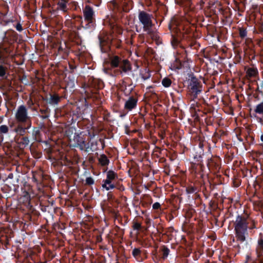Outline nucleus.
Returning <instances> with one entry per match:
<instances>
[{"instance_id": "f257e3e1", "label": "nucleus", "mask_w": 263, "mask_h": 263, "mask_svg": "<svg viewBox=\"0 0 263 263\" xmlns=\"http://www.w3.org/2000/svg\"><path fill=\"white\" fill-rule=\"evenodd\" d=\"M109 61L111 68H119L114 69V73L110 74V76H123L132 70V66L129 60L124 58L121 55H110L109 56Z\"/></svg>"}, {"instance_id": "f03ea898", "label": "nucleus", "mask_w": 263, "mask_h": 263, "mask_svg": "<svg viewBox=\"0 0 263 263\" xmlns=\"http://www.w3.org/2000/svg\"><path fill=\"white\" fill-rule=\"evenodd\" d=\"M249 216L238 215L234 222V227L236 240L240 242L245 241L248 237Z\"/></svg>"}, {"instance_id": "7ed1b4c3", "label": "nucleus", "mask_w": 263, "mask_h": 263, "mask_svg": "<svg viewBox=\"0 0 263 263\" xmlns=\"http://www.w3.org/2000/svg\"><path fill=\"white\" fill-rule=\"evenodd\" d=\"M187 81V92L191 100L194 101L203 91V85L200 81L193 74H190Z\"/></svg>"}, {"instance_id": "20e7f679", "label": "nucleus", "mask_w": 263, "mask_h": 263, "mask_svg": "<svg viewBox=\"0 0 263 263\" xmlns=\"http://www.w3.org/2000/svg\"><path fill=\"white\" fill-rule=\"evenodd\" d=\"M84 21L86 22L84 29L93 30L96 27L95 12L93 7L86 5L83 9Z\"/></svg>"}, {"instance_id": "39448f33", "label": "nucleus", "mask_w": 263, "mask_h": 263, "mask_svg": "<svg viewBox=\"0 0 263 263\" xmlns=\"http://www.w3.org/2000/svg\"><path fill=\"white\" fill-rule=\"evenodd\" d=\"M87 133L82 132L80 133H75L73 137V147L80 149L81 151H84L85 152H89V142L86 140Z\"/></svg>"}, {"instance_id": "423d86ee", "label": "nucleus", "mask_w": 263, "mask_h": 263, "mask_svg": "<svg viewBox=\"0 0 263 263\" xmlns=\"http://www.w3.org/2000/svg\"><path fill=\"white\" fill-rule=\"evenodd\" d=\"M153 16L145 11H139L138 19L140 23L143 25V29L144 32L150 31L153 28L154 24L152 21Z\"/></svg>"}, {"instance_id": "0eeeda50", "label": "nucleus", "mask_w": 263, "mask_h": 263, "mask_svg": "<svg viewBox=\"0 0 263 263\" xmlns=\"http://www.w3.org/2000/svg\"><path fill=\"white\" fill-rule=\"evenodd\" d=\"M192 173L194 174L195 177L197 179H201V181L200 182L201 187L204 188L206 190L205 187H204L205 182L204 181L206 172L203 163H192Z\"/></svg>"}, {"instance_id": "6e6552de", "label": "nucleus", "mask_w": 263, "mask_h": 263, "mask_svg": "<svg viewBox=\"0 0 263 263\" xmlns=\"http://www.w3.org/2000/svg\"><path fill=\"white\" fill-rule=\"evenodd\" d=\"M15 118L17 122L21 124L28 123L31 122L30 117L28 115V111L24 105L18 107L15 114Z\"/></svg>"}, {"instance_id": "1a4fd4ad", "label": "nucleus", "mask_w": 263, "mask_h": 263, "mask_svg": "<svg viewBox=\"0 0 263 263\" xmlns=\"http://www.w3.org/2000/svg\"><path fill=\"white\" fill-rule=\"evenodd\" d=\"M221 162L220 158L217 156H212L208 158L206 165L209 171L214 174L219 172L221 168Z\"/></svg>"}, {"instance_id": "9d476101", "label": "nucleus", "mask_w": 263, "mask_h": 263, "mask_svg": "<svg viewBox=\"0 0 263 263\" xmlns=\"http://www.w3.org/2000/svg\"><path fill=\"white\" fill-rule=\"evenodd\" d=\"M257 260L256 263H263V233H260L256 248Z\"/></svg>"}, {"instance_id": "9b49d317", "label": "nucleus", "mask_w": 263, "mask_h": 263, "mask_svg": "<svg viewBox=\"0 0 263 263\" xmlns=\"http://www.w3.org/2000/svg\"><path fill=\"white\" fill-rule=\"evenodd\" d=\"M171 252L170 249L165 245H162L160 246L159 250V254L157 255V250L156 249L155 252L153 253L154 255L156 256V257H158L160 260H165L168 257Z\"/></svg>"}, {"instance_id": "f8f14e48", "label": "nucleus", "mask_w": 263, "mask_h": 263, "mask_svg": "<svg viewBox=\"0 0 263 263\" xmlns=\"http://www.w3.org/2000/svg\"><path fill=\"white\" fill-rule=\"evenodd\" d=\"M99 46L101 51L103 53L107 52L109 49V42L106 35L100 34L98 35Z\"/></svg>"}, {"instance_id": "ddd939ff", "label": "nucleus", "mask_w": 263, "mask_h": 263, "mask_svg": "<svg viewBox=\"0 0 263 263\" xmlns=\"http://www.w3.org/2000/svg\"><path fill=\"white\" fill-rule=\"evenodd\" d=\"M180 38H181V32H180L179 34L175 35L174 34H171V43L173 47V48H177L179 45L180 46V47L182 49L185 54L186 56L187 55V52H188V50L185 49L184 47L182 46V45H180Z\"/></svg>"}, {"instance_id": "4468645a", "label": "nucleus", "mask_w": 263, "mask_h": 263, "mask_svg": "<svg viewBox=\"0 0 263 263\" xmlns=\"http://www.w3.org/2000/svg\"><path fill=\"white\" fill-rule=\"evenodd\" d=\"M88 82L89 86L95 89H101L104 87L103 81L93 77H90Z\"/></svg>"}, {"instance_id": "2eb2a0df", "label": "nucleus", "mask_w": 263, "mask_h": 263, "mask_svg": "<svg viewBox=\"0 0 263 263\" xmlns=\"http://www.w3.org/2000/svg\"><path fill=\"white\" fill-rule=\"evenodd\" d=\"M138 98L136 96H130L124 104V108L128 110H132L137 106Z\"/></svg>"}, {"instance_id": "dca6fc26", "label": "nucleus", "mask_w": 263, "mask_h": 263, "mask_svg": "<svg viewBox=\"0 0 263 263\" xmlns=\"http://www.w3.org/2000/svg\"><path fill=\"white\" fill-rule=\"evenodd\" d=\"M26 126H23V124L19 123L18 125L15 127L14 130L17 135L23 136L26 133V131L29 129L31 126V122H29L28 123H25Z\"/></svg>"}, {"instance_id": "f3484780", "label": "nucleus", "mask_w": 263, "mask_h": 263, "mask_svg": "<svg viewBox=\"0 0 263 263\" xmlns=\"http://www.w3.org/2000/svg\"><path fill=\"white\" fill-rule=\"evenodd\" d=\"M43 100H46L49 104L55 106L57 105L60 101L61 97L57 93L50 94L49 98H43Z\"/></svg>"}, {"instance_id": "a211bd4d", "label": "nucleus", "mask_w": 263, "mask_h": 263, "mask_svg": "<svg viewBox=\"0 0 263 263\" xmlns=\"http://www.w3.org/2000/svg\"><path fill=\"white\" fill-rule=\"evenodd\" d=\"M102 187L106 191H109L116 188L117 184L106 178L102 180Z\"/></svg>"}, {"instance_id": "6ab92c4d", "label": "nucleus", "mask_w": 263, "mask_h": 263, "mask_svg": "<svg viewBox=\"0 0 263 263\" xmlns=\"http://www.w3.org/2000/svg\"><path fill=\"white\" fill-rule=\"evenodd\" d=\"M147 34H148L152 39L155 41L157 45H159L162 43V39L160 37L158 33L155 31L153 28L150 30V31H147Z\"/></svg>"}, {"instance_id": "aec40b11", "label": "nucleus", "mask_w": 263, "mask_h": 263, "mask_svg": "<svg viewBox=\"0 0 263 263\" xmlns=\"http://www.w3.org/2000/svg\"><path fill=\"white\" fill-rule=\"evenodd\" d=\"M40 112L42 114L41 118L43 119H48L50 116V109L46 105H45L40 109Z\"/></svg>"}, {"instance_id": "412c9836", "label": "nucleus", "mask_w": 263, "mask_h": 263, "mask_svg": "<svg viewBox=\"0 0 263 263\" xmlns=\"http://www.w3.org/2000/svg\"><path fill=\"white\" fill-rule=\"evenodd\" d=\"M199 147L200 151L199 154H197L194 155V159L196 163H203L202 160V155H203V150L202 149L203 145L200 143L199 144Z\"/></svg>"}, {"instance_id": "4be33fe9", "label": "nucleus", "mask_w": 263, "mask_h": 263, "mask_svg": "<svg viewBox=\"0 0 263 263\" xmlns=\"http://www.w3.org/2000/svg\"><path fill=\"white\" fill-rule=\"evenodd\" d=\"M106 178L112 182H115L116 179H118V175L116 173L112 170H109L106 172Z\"/></svg>"}, {"instance_id": "5701e85b", "label": "nucleus", "mask_w": 263, "mask_h": 263, "mask_svg": "<svg viewBox=\"0 0 263 263\" xmlns=\"http://www.w3.org/2000/svg\"><path fill=\"white\" fill-rule=\"evenodd\" d=\"M98 160L100 164L103 166L108 165L109 163V160L105 154L101 155Z\"/></svg>"}, {"instance_id": "b1692460", "label": "nucleus", "mask_w": 263, "mask_h": 263, "mask_svg": "<svg viewBox=\"0 0 263 263\" xmlns=\"http://www.w3.org/2000/svg\"><path fill=\"white\" fill-rule=\"evenodd\" d=\"M18 140V143L20 145V146H22L23 147L27 146L30 143L29 138L27 136L23 137Z\"/></svg>"}, {"instance_id": "393cba45", "label": "nucleus", "mask_w": 263, "mask_h": 263, "mask_svg": "<svg viewBox=\"0 0 263 263\" xmlns=\"http://www.w3.org/2000/svg\"><path fill=\"white\" fill-rule=\"evenodd\" d=\"M7 34L13 41L16 42L18 39V34L13 30L9 29L5 34Z\"/></svg>"}, {"instance_id": "a878e982", "label": "nucleus", "mask_w": 263, "mask_h": 263, "mask_svg": "<svg viewBox=\"0 0 263 263\" xmlns=\"http://www.w3.org/2000/svg\"><path fill=\"white\" fill-rule=\"evenodd\" d=\"M113 6H114V9L115 11H117L119 12H127L129 10V9L127 8L126 7L122 6H119L116 3H114Z\"/></svg>"}, {"instance_id": "bb28decb", "label": "nucleus", "mask_w": 263, "mask_h": 263, "mask_svg": "<svg viewBox=\"0 0 263 263\" xmlns=\"http://www.w3.org/2000/svg\"><path fill=\"white\" fill-rule=\"evenodd\" d=\"M132 255L137 260L141 259V250L140 248H134L132 251Z\"/></svg>"}, {"instance_id": "cd10ccee", "label": "nucleus", "mask_w": 263, "mask_h": 263, "mask_svg": "<svg viewBox=\"0 0 263 263\" xmlns=\"http://www.w3.org/2000/svg\"><path fill=\"white\" fill-rule=\"evenodd\" d=\"M77 67V66L75 64L74 62L71 61L68 62V69H67L66 70L70 73H73L76 70Z\"/></svg>"}, {"instance_id": "c85d7f7f", "label": "nucleus", "mask_w": 263, "mask_h": 263, "mask_svg": "<svg viewBox=\"0 0 263 263\" xmlns=\"http://www.w3.org/2000/svg\"><path fill=\"white\" fill-rule=\"evenodd\" d=\"M254 111L255 114L262 115L263 116V101L256 106Z\"/></svg>"}, {"instance_id": "c756f323", "label": "nucleus", "mask_w": 263, "mask_h": 263, "mask_svg": "<svg viewBox=\"0 0 263 263\" xmlns=\"http://www.w3.org/2000/svg\"><path fill=\"white\" fill-rule=\"evenodd\" d=\"M73 19L74 20V21L75 22H79V23H80V26H79V27H77V29L78 30L80 29L81 28H84V23L83 22V18H82V16H80V15H75L73 17Z\"/></svg>"}, {"instance_id": "7c9ffc66", "label": "nucleus", "mask_w": 263, "mask_h": 263, "mask_svg": "<svg viewBox=\"0 0 263 263\" xmlns=\"http://www.w3.org/2000/svg\"><path fill=\"white\" fill-rule=\"evenodd\" d=\"M98 142L99 141H92L89 144V151L95 152L99 149L98 148Z\"/></svg>"}, {"instance_id": "2f4dec72", "label": "nucleus", "mask_w": 263, "mask_h": 263, "mask_svg": "<svg viewBox=\"0 0 263 263\" xmlns=\"http://www.w3.org/2000/svg\"><path fill=\"white\" fill-rule=\"evenodd\" d=\"M172 83V80L168 77H165L161 81V84L164 87H169Z\"/></svg>"}, {"instance_id": "473e14b6", "label": "nucleus", "mask_w": 263, "mask_h": 263, "mask_svg": "<svg viewBox=\"0 0 263 263\" xmlns=\"http://www.w3.org/2000/svg\"><path fill=\"white\" fill-rule=\"evenodd\" d=\"M66 3L67 2L65 0H62L61 2H59L58 4L60 9L64 12H66L67 10Z\"/></svg>"}, {"instance_id": "72a5a7b5", "label": "nucleus", "mask_w": 263, "mask_h": 263, "mask_svg": "<svg viewBox=\"0 0 263 263\" xmlns=\"http://www.w3.org/2000/svg\"><path fill=\"white\" fill-rule=\"evenodd\" d=\"M247 75L250 77H253L257 73V70L254 68H249L247 71Z\"/></svg>"}, {"instance_id": "f704fd0d", "label": "nucleus", "mask_w": 263, "mask_h": 263, "mask_svg": "<svg viewBox=\"0 0 263 263\" xmlns=\"http://www.w3.org/2000/svg\"><path fill=\"white\" fill-rule=\"evenodd\" d=\"M185 191L187 194H193L196 193L197 191H198V189L196 186L193 185H189L186 187Z\"/></svg>"}, {"instance_id": "c9c22d12", "label": "nucleus", "mask_w": 263, "mask_h": 263, "mask_svg": "<svg viewBox=\"0 0 263 263\" xmlns=\"http://www.w3.org/2000/svg\"><path fill=\"white\" fill-rule=\"evenodd\" d=\"M111 44L117 48H120L122 47V41L119 39H114L111 41Z\"/></svg>"}, {"instance_id": "e433bc0d", "label": "nucleus", "mask_w": 263, "mask_h": 263, "mask_svg": "<svg viewBox=\"0 0 263 263\" xmlns=\"http://www.w3.org/2000/svg\"><path fill=\"white\" fill-rule=\"evenodd\" d=\"M239 35L241 39L245 38L247 35V31L246 28L241 27L239 28Z\"/></svg>"}, {"instance_id": "4c0bfd02", "label": "nucleus", "mask_w": 263, "mask_h": 263, "mask_svg": "<svg viewBox=\"0 0 263 263\" xmlns=\"http://www.w3.org/2000/svg\"><path fill=\"white\" fill-rule=\"evenodd\" d=\"M142 228L141 224L137 222V220H134L133 221V229L134 230H137L138 231L141 230Z\"/></svg>"}, {"instance_id": "58836bf2", "label": "nucleus", "mask_w": 263, "mask_h": 263, "mask_svg": "<svg viewBox=\"0 0 263 263\" xmlns=\"http://www.w3.org/2000/svg\"><path fill=\"white\" fill-rule=\"evenodd\" d=\"M249 221H251V223L250 226L248 225V229H249L250 230L256 229V224L257 223V222L255 221L254 220L252 219L249 217Z\"/></svg>"}, {"instance_id": "ea45409f", "label": "nucleus", "mask_w": 263, "mask_h": 263, "mask_svg": "<svg viewBox=\"0 0 263 263\" xmlns=\"http://www.w3.org/2000/svg\"><path fill=\"white\" fill-rule=\"evenodd\" d=\"M9 128L6 125H2L0 126V134H6L8 133Z\"/></svg>"}, {"instance_id": "a19ab883", "label": "nucleus", "mask_w": 263, "mask_h": 263, "mask_svg": "<svg viewBox=\"0 0 263 263\" xmlns=\"http://www.w3.org/2000/svg\"><path fill=\"white\" fill-rule=\"evenodd\" d=\"M95 183V181L91 177H88L86 178L85 184L86 185H91Z\"/></svg>"}, {"instance_id": "79ce46f5", "label": "nucleus", "mask_w": 263, "mask_h": 263, "mask_svg": "<svg viewBox=\"0 0 263 263\" xmlns=\"http://www.w3.org/2000/svg\"><path fill=\"white\" fill-rule=\"evenodd\" d=\"M30 191H24V198L26 199V200L25 201H26V202H29L30 201V199H31V197H30Z\"/></svg>"}, {"instance_id": "37998d69", "label": "nucleus", "mask_w": 263, "mask_h": 263, "mask_svg": "<svg viewBox=\"0 0 263 263\" xmlns=\"http://www.w3.org/2000/svg\"><path fill=\"white\" fill-rule=\"evenodd\" d=\"M6 73V68L3 65H0V77H4Z\"/></svg>"}, {"instance_id": "c03bdc74", "label": "nucleus", "mask_w": 263, "mask_h": 263, "mask_svg": "<svg viewBox=\"0 0 263 263\" xmlns=\"http://www.w3.org/2000/svg\"><path fill=\"white\" fill-rule=\"evenodd\" d=\"M15 28L18 32H22L23 30L22 25L20 23V22H17L16 25H13Z\"/></svg>"}, {"instance_id": "a18cd8bd", "label": "nucleus", "mask_w": 263, "mask_h": 263, "mask_svg": "<svg viewBox=\"0 0 263 263\" xmlns=\"http://www.w3.org/2000/svg\"><path fill=\"white\" fill-rule=\"evenodd\" d=\"M40 133V131L39 129H37L36 127H34L32 132V135L36 138V136Z\"/></svg>"}, {"instance_id": "49530a36", "label": "nucleus", "mask_w": 263, "mask_h": 263, "mask_svg": "<svg viewBox=\"0 0 263 263\" xmlns=\"http://www.w3.org/2000/svg\"><path fill=\"white\" fill-rule=\"evenodd\" d=\"M164 228L162 226H160L159 227H158L157 228V233H159V234H162L163 235H166V234L165 233H163V232H164Z\"/></svg>"}, {"instance_id": "de8ad7c7", "label": "nucleus", "mask_w": 263, "mask_h": 263, "mask_svg": "<svg viewBox=\"0 0 263 263\" xmlns=\"http://www.w3.org/2000/svg\"><path fill=\"white\" fill-rule=\"evenodd\" d=\"M65 24L68 27L72 29L73 23L71 20H66L65 22Z\"/></svg>"}, {"instance_id": "09e8293b", "label": "nucleus", "mask_w": 263, "mask_h": 263, "mask_svg": "<svg viewBox=\"0 0 263 263\" xmlns=\"http://www.w3.org/2000/svg\"><path fill=\"white\" fill-rule=\"evenodd\" d=\"M112 68H104V72L109 76L110 74L114 73V70H112Z\"/></svg>"}, {"instance_id": "8fccbe9b", "label": "nucleus", "mask_w": 263, "mask_h": 263, "mask_svg": "<svg viewBox=\"0 0 263 263\" xmlns=\"http://www.w3.org/2000/svg\"><path fill=\"white\" fill-rule=\"evenodd\" d=\"M161 205L159 202H155L153 204V209L154 210H158L160 208Z\"/></svg>"}, {"instance_id": "3c124183", "label": "nucleus", "mask_w": 263, "mask_h": 263, "mask_svg": "<svg viewBox=\"0 0 263 263\" xmlns=\"http://www.w3.org/2000/svg\"><path fill=\"white\" fill-rule=\"evenodd\" d=\"M175 61H176V62L177 63V67H176V68L177 69L181 68V67H182V63H181V61L179 59H176Z\"/></svg>"}, {"instance_id": "603ef678", "label": "nucleus", "mask_w": 263, "mask_h": 263, "mask_svg": "<svg viewBox=\"0 0 263 263\" xmlns=\"http://www.w3.org/2000/svg\"><path fill=\"white\" fill-rule=\"evenodd\" d=\"M99 142H100L101 144L102 149H103L104 148V147H105L104 140L102 138H100L99 139Z\"/></svg>"}, {"instance_id": "864d4df0", "label": "nucleus", "mask_w": 263, "mask_h": 263, "mask_svg": "<svg viewBox=\"0 0 263 263\" xmlns=\"http://www.w3.org/2000/svg\"><path fill=\"white\" fill-rule=\"evenodd\" d=\"M173 231H174V228H173V227H168V228L167 229V230H166V233H166H166H171L173 232Z\"/></svg>"}, {"instance_id": "5fc2aeb1", "label": "nucleus", "mask_w": 263, "mask_h": 263, "mask_svg": "<svg viewBox=\"0 0 263 263\" xmlns=\"http://www.w3.org/2000/svg\"><path fill=\"white\" fill-rule=\"evenodd\" d=\"M260 87L261 90H259V86L258 85L257 89L258 90V91L259 92H262V91H263V81H261L260 82Z\"/></svg>"}, {"instance_id": "6e6d98bb", "label": "nucleus", "mask_w": 263, "mask_h": 263, "mask_svg": "<svg viewBox=\"0 0 263 263\" xmlns=\"http://www.w3.org/2000/svg\"><path fill=\"white\" fill-rule=\"evenodd\" d=\"M27 103H28V105H29V107L30 108H31L32 107V106H33V104H34V103H33V101H32V100H31V99H30V100L28 101Z\"/></svg>"}, {"instance_id": "4d7b16f0", "label": "nucleus", "mask_w": 263, "mask_h": 263, "mask_svg": "<svg viewBox=\"0 0 263 263\" xmlns=\"http://www.w3.org/2000/svg\"><path fill=\"white\" fill-rule=\"evenodd\" d=\"M150 77V74H148L147 76H143L142 77V78L144 80H147Z\"/></svg>"}, {"instance_id": "13d9d810", "label": "nucleus", "mask_w": 263, "mask_h": 263, "mask_svg": "<svg viewBox=\"0 0 263 263\" xmlns=\"http://www.w3.org/2000/svg\"><path fill=\"white\" fill-rule=\"evenodd\" d=\"M30 109H31L32 111H37V107H32Z\"/></svg>"}, {"instance_id": "bf43d9fd", "label": "nucleus", "mask_w": 263, "mask_h": 263, "mask_svg": "<svg viewBox=\"0 0 263 263\" xmlns=\"http://www.w3.org/2000/svg\"><path fill=\"white\" fill-rule=\"evenodd\" d=\"M118 189L120 191H123L124 190V187L123 185H121L118 187Z\"/></svg>"}, {"instance_id": "052dcab7", "label": "nucleus", "mask_w": 263, "mask_h": 263, "mask_svg": "<svg viewBox=\"0 0 263 263\" xmlns=\"http://www.w3.org/2000/svg\"><path fill=\"white\" fill-rule=\"evenodd\" d=\"M12 177H13V174H10L9 175V176H8V177H9V178H12Z\"/></svg>"}, {"instance_id": "680f3d73", "label": "nucleus", "mask_w": 263, "mask_h": 263, "mask_svg": "<svg viewBox=\"0 0 263 263\" xmlns=\"http://www.w3.org/2000/svg\"><path fill=\"white\" fill-rule=\"evenodd\" d=\"M140 30H141V29H139L137 27H136V31L137 32H140Z\"/></svg>"}, {"instance_id": "e2e57ef3", "label": "nucleus", "mask_w": 263, "mask_h": 263, "mask_svg": "<svg viewBox=\"0 0 263 263\" xmlns=\"http://www.w3.org/2000/svg\"><path fill=\"white\" fill-rule=\"evenodd\" d=\"M260 140L262 142H263V134L260 136Z\"/></svg>"}, {"instance_id": "0e129e2a", "label": "nucleus", "mask_w": 263, "mask_h": 263, "mask_svg": "<svg viewBox=\"0 0 263 263\" xmlns=\"http://www.w3.org/2000/svg\"><path fill=\"white\" fill-rule=\"evenodd\" d=\"M173 216L172 215L170 216V220H172L173 218Z\"/></svg>"}, {"instance_id": "69168bd1", "label": "nucleus", "mask_w": 263, "mask_h": 263, "mask_svg": "<svg viewBox=\"0 0 263 263\" xmlns=\"http://www.w3.org/2000/svg\"><path fill=\"white\" fill-rule=\"evenodd\" d=\"M193 45H193V44H191L190 45V48H192Z\"/></svg>"}, {"instance_id": "338daca9", "label": "nucleus", "mask_w": 263, "mask_h": 263, "mask_svg": "<svg viewBox=\"0 0 263 263\" xmlns=\"http://www.w3.org/2000/svg\"><path fill=\"white\" fill-rule=\"evenodd\" d=\"M87 133L89 135L90 134V132L89 130H87Z\"/></svg>"}, {"instance_id": "774afa93", "label": "nucleus", "mask_w": 263, "mask_h": 263, "mask_svg": "<svg viewBox=\"0 0 263 263\" xmlns=\"http://www.w3.org/2000/svg\"><path fill=\"white\" fill-rule=\"evenodd\" d=\"M237 248H240V246H239V244H238V245H237Z\"/></svg>"}]
</instances>
